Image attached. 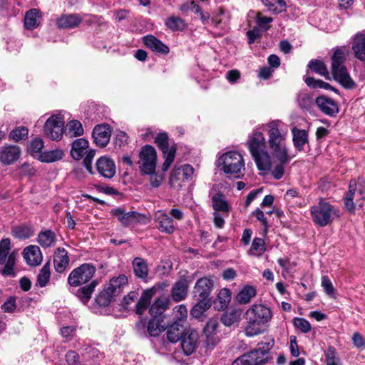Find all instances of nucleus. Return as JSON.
I'll use <instances>...</instances> for the list:
<instances>
[{
  "instance_id": "1",
  "label": "nucleus",
  "mask_w": 365,
  "mask_h": 365,
  "mask_svg": "<svg viewBox=\"0 0 365 365\" xmlns=\"http://www.w3.org/2000/svg\"><path fill=\"white\" fill-rule=\"evenodd\" d=\"M267 135V145L272 158L271 173L274 179H281L284 173V168L291 160L288 148V129L287 125L279 120H273L264 125Z\"/></svg>"
},
{
  "instance_id": "2",
  "label": "nucleus",
  "mask_w": 365,
  "mask_h": 365,
  "mask_svg": "<svg viewBox=\"0 0 365 365\" xmlns=\"http://www.w3.org/2000/svg\"><path fill=\"white\" fill-rule=\"evenodd\" d=\"M267 141L262 131L255 130L249 135L247 145L259 170L268 172L272 168L271 155L265 150Z\"/></svg>"
},
{
  "instance_id": "3",
  "label": "nucleus",
  "mask_w": 365,
  "mask_h": 365,
  "mask_svg": "<svg viewBox=\"0 0 365 365\" xmlns=\"http://www.w3.org/2000/svg\"><path fill=\"white\" fill-rule=\"evenodd\" d=\"M313 222L319 227L330 225L332 221L340 216L339 209L327 200L320 198L317 204L310 208Z\"/></svg>"
},
{
  "instance_id": "4",
  "label": "nucleus",
  "mask_w": 365,
  "mask_h": 365,
  "mask_svg": "<svg viewBox=\"0 0 365 365\" xmlns=\"http://www.w3.org/2000/svg\"><path fill=\"white\" fill-rule=\"evenodd\" d=\"M217 166L226 174L240 178L245 174V161L241 154L230 151L222 154L217 160Z\"/></svg>"
},
{
  "instance_id": "5",
  "label": "nucleus",
  "mask_w": 365,
  "mask_h": 365,
  "mask_svg": "<svg viewBox=\"0 0 365 365\" xmlns=\"http://www.w3.org/2000/svg\"><path fill=\"white\" fill-rule=\"evenodd\" d=\"M346 58V53L342 49H336L331 58V73L334 80L343 87L350 89L355 88L356 84L344 66Z\"/></svg>"
},
{
  "instance_id": "6",
  "label": "nucleus",
  "mask_w": 365,
  "mask_h": 365,
  "mask_svg": "<svg viewBox=\"0 0 365 365\" xmlns=\"http://www.w3.org/2000/svg\"><path fill=\"white\" fill-rule=\"evenodd\" d=\"M273 340L259 343L256 349L235 359L232 365L264 364L270 359L269 351L273 346Z\"/></svg>"
},
{
  "instance_id": "7",
  "label": "nucleus",
  "mask_w": 365,
  "mask_h": 365,
  "mask_svg": "<svg viewBox=\"0 0 365 365\" xmlns=\"http://www.w3.org/2000/svg\"><path fill=\"white\" fill-rule=\"evenodd\" d=\"M212 207L214 210L213 222L215 227L221 229L225 225V218L229 215L230 206L225 196L221 192L215 193L211 199Z\"/></svg>"
},
{
  "instance_id": "8",
  "label": "nucleus",
  "mask_w": 365,
  "mask_h": 365,
  "mask_svg": "<svg viewBox=\"0 0 365 365\" xmlns=\"http://www.w3.org/2000/svg\"><path fill=\"white\" fill-rule=\"evenodd\" d=\"M364 188L360 182L351 180L349 182V191L344 198V206L347 211L354 212L356 207H362Z\"/></svg>"
},
{
  "instance_id": "9",
  "label": "nucleus",
  "mask_w": 365,
  "mask_h": 365,
  "mask_svg": "<svg viewBox=\"0 0 365 365\" xmlns=\"http://www.w3.org/2000/svg\"><path fill=\"white\" fill-rule=\"evenodd\" d=\"M11 250V241L9 238L2 239L0 242V265H4L1 273L4 276H14V267L16 260V253Z\"/></svg>"
},
{
  "instance_id": "10",
  "label": "nucleus",
  "mask_w": 365,
  "mask_h": 365,
  "mask_svg": "<svg viewBox=\"0 0 365 365\" xmlns=\"http://www.w3.org/2000/svg\"><path fill=\"white\" fill-rule=\"evenodd\" d=\"M194 168L192 165L185 164L175 166L171 171L169 183L175 190H179L185 185L186 182L192 179Z\"/></svg>"
},
{
  "instance_id": "11",
  "label": "nucleus",
  "mask_w": 365,
  "mask_h": 365,
  "mask_svg": "<svg viewBox=\"0 0 365 365\" xmlns=\"http://www.w3.org/2000/svg\"><path fill=\"white\" fill-rule=\"evenodd\" d=\"M64 118L61 114L50 116L45 122L43 133L52 140H59L64 131Z\"/></svg>"
},
{
  "instance_id": "12",
  "label": "nucleus",
  "mask_w": 365,
  "mask_h": 365,
  "mask_svg": "<svg viewBox=\"0 0 365 365\" xmlns=\"http://www.w3.org/2000/svg\"><path fill=\"white\" fill-rule=\"evenodd\" d=\"M96 273V267L85 263L74 269L68 277V282L72 287H78L90 281Z\"/></svg>"
},
{
  "instance_id": "13",
  "label": "nucleus",
  "mask_w": 365,
  "mask_h": 365,
  "mask_svg": "<svg viewBox=\"0 0 365 365\" xmlns=\"http://www.w3.org/2000/svg\"><path fill=\"white\" fill-rule=\"evenodd\" d=\"M157 154L151 145H145L139 153V168L143 174H150L155 170Z\"/></svg>"
},
{
  "instance_id": "14",
  "label": "nucleus",
  "mask_w": 365,
  "mask_h": 365,
  "mask_svg": "<svg viewBox=\"0 0 365 365\" xmlns=\"http://www.w3.org/2000/svg\"><path fill=\"white\" fill-rule=\"evenodd\" d=\"M155 142L163 153L165 161L162 165V170L165 172L175 160L176 148L174 145L169 146L168 137L165 133H159L156 136Z\"/></svg>"
},
{
  "instance_id": "15",
  "label": "nucleus",
  "mask_w": 365,
  "mask_h": 365,
  "mask_svg": "<svg viewBox=\"0 0 365 365\" xmlns=\"http://www.w3.org/2000/svg\"><path fill=\"white\" fill-rule=\"evenodd\" d=\"M111 213L123 226L133 225L140 222H145L146 217L137 212H125L121 208H115Z\"/></svg>"
},
{
  "instance_id": "16",
  "label": "nucleus",
  "mask_w": 365,
  "mask_h": 365,
  "mask_svg": "<svg viewBox=\"0 0 365 365\" xmlns=\"http://www.w3.org/2000/svg\"><path fill=\"white\" fill-rule=\"evenodd\" d=\"M245 316L266 324L272 319V312L269 307L264 305L254 304L247 310Z\"/></svg>"
},
{
  "instance_id": "17",
  "label": "nucleus",
  "mask_w": 365,
  "mask_h": 365,
  "mask_svg": "<svg viewBox=\"0 0 365 365\" xmlns=\"http://www.w3.org/2000/svg\"><path fill=\"white\" fill-rule=\"evenodd\" d=\"M181 346L186 355L192 354L197 348L199 341L198 332L192 329H186L182 336Z\"/></svg>"
},
{
  "instance_id": "18",
  "label": "nucleus",
  "mask_w": 365,
  "mask_h": 365,
  "mask_svg": "<svg viewBox=\"0 0 365 365\" xmlns=\"http://www.w3.org/2000/svg\"><path fill=\"white\" fill-rule=\"evenodd\" d=\"M21 150L16 145H4L0 148V162L9 165L16 162L21 156Z\"/></svg>"
},
{
  "instance_id": "19",
  "label": "nucleus",
  "mask_w": 365,
  "mask_h": 365,
  "mask_svg": "<svg viewBox=\"0 0 365 365\" xmlns=\"http://www.w3.org/2000/svg\"><path fill=\"white\" fill-rule=\"evenodd\" d=\"M96 165L98 173L105 178L110 179L115 175V162L107 155L99 158Z\"/></svg>"
},
{
  "instance_id": "20",
  "label": "nucleus",
  "mask_w": 365,
  "mask_h": 365,
  "mask_svg": "<svg viewBox=\"0 0 365 365\" xmlns=\"http://www.w3.org/2000/svg\"><path fill=\"white\" fill-rule=\"evenodd\" d=\"M213 287V281L208 277L199 279L194 287L193 297L199 299H209V296Z\"/></svg>"
},
{
  "instance_id": "21",
  "label": "nucleus",
  "mask_w": 365,
  "mask_h": 365,
  "mask_svg": "<svg viewBox=\"0 0 365 365\" xmlns=\"http://www.w3.org/2000/svg\"><path fill=\"white\" fill-rule=\"evenodd\" d=\"M112 129L108 124L96 125L93 130L95 143L99 147H106L110 139Z\"/></svg>"
},
{
  "instance_id": "22",
  "label": "nucleus",
  "mask_w": 365,
  "mask_h": 365,
  "mask_svg": "<svg viewBox=\"0 0 365 365\" xmlns=\"http://www.w3.org/2000/svg\"><path fill=\"white\" fill-rule=\"evenodd\" d=\"M315 103L320 110L327 115L335 116L339 112L336 103L330 98L319 96L316 98Z\"/></svg>"
},
{
  "instance_id": "23",
  "label": "nucleus",
  "mask_w": 365,
  "mask_h": 365,
  "mask_svg": "<svg viewBox=\"0 0 365 365\" xmlns=\"http://www.w3.org/2000/svg\"><path fill=\"white\" fill-rule=\"evenodd\" d=\"M352 51L354 56L365 66V34L359 32L355 34Z\"/></svg>"
},
{
  "instance_id": "24",
  "label": "nucleus",
  "mask_w": 365,
  "mask_h": 365,
  "mask_svg": "<svg viewBox=\"0 0 365 365\" xmlns=\"http://www.w3.org/2000/svg\"><path fill=\"white\" fill-rule=\"evenodd\" d=\"M155 219L157 227L160 232L171 234L175 231V228L172 218L163 211H158Z\"/></svg>"
},
{
  "instance_id": "25",
  "label": "nucleus",
  "mask_w": 365,
  "mask_h": 365,
  "mask_svg": "<svg viewBox=\"0 0 365 365\" xmlns=\"http://www.w3.org/2000/svg\"><path fill=\"white\" fill-rule=\"evenodd\" d=\"M26 262L31 266H37L42 262V254L40 248L36 245L26 247L23 252Z\"/></svg>"
},
{
  "instance_id": "26",
  "label": "nucleus",
  "mask_w": 365,
  "mask_h": 365,
  "mask_svg": "<svg viewBox=\"0 0 365 365\" xmlns=\"http://www.w3.org/2000/svg\"><path fill=\"white\" fill-rule=\"evenodd\" d=\"M69 258L68 252L64 248H58L53 255V264L55 270L58 273L64 272L68 266Z\"/></svg>"
},
{
  "instance_id": "27",
  "label": "nucleus",
  "mask_w": 365,
  "mask_h": 365,
  "mask_svg": "<svg viewBox=\"0 0 365 365\" xmlns=\"http://www.w3.org/2000/svg\"><path fill=\"white\" fill-rule=\"evenodd\" d=\"M128 284V279L124 274L111 278L109 282L105 285L107 290L113 294L114 296L120 294L125 287Z\"/></svg>"
},
{
  "instance_id": "28",
  "label": "nucleus",
  "mask_w": 365,
  "mask_h": 365,
  "mask_svg": "<svg viewBox=\"0 0 365 365\" xmlns=\"http://www.w3.org/2000/svg\"><path fill=\"white\" fill-rule=\"evenodd\" d=\"M81 21L82 19L78 14H65L57 19L56 25L60 29H72L78 26Z\"/></svg>"
},
{
  "instance_id": "29",
  "label": "nucleus",
  "mask_w": 365,
  "mask_h": 365,
  "mask_svg": "<svg viewBox=\"0 0 365 365\" xmlns=\"http://www.w3.org/2000/svg\"><path fill=\"white\" fill-rule=\"evenodd\" d=\"M169 302V299L166 297H160L156 299L149 310L152 318H163L161 315L168 309Z\"/></svg>"
},
{
  "instance_id": "30",
  "label": "nucleus",
  "mask_w": 365,
  "mask_h": 365,
  "mask_svg": "<svg viewBox=\"0 0 365 365\" xmlns=\"http://www.w3.org/2000/svg\"><path fill=\"white\" fill-rule=\"evenodd\" d=\"M145 45L151 49L153 51L168 54L169 53V48L164 44L161 41L156 38L154 36L148 35L143 38Z\"/></svg>"
},
{
  "instance_id": "31",
  "label": "nucleus",
  "mask_w": 365,
  "mask_h": 365,
  "mask_svg": "<svg viewBox=\"0 0 365 365\" xmlns=\"http://www.w3.org/2000/svg\"><path fill=\"white\" fill-rule=\"evenodd\" d=\"M293 145L297 150L302 151L305 144L308 143V133L305 130L294 127L292 129Z\"/></svg>"
},
{
  "instance_id": "32",
  "label": "nucleus",
  "mask_w": 365,
  "mask_h": 365,
  "mask_svg": "<svg viewBox=\"0 0 365 365\" xmlns=\"http://www.w3.org/2000/svg\"><path fill=\"white\" fill-rule=\"evenodd\" d=\"M188 282L185 279H180L176 282L172 289L171 296L175 302L184 299L187 293Z\"/></svg>"
},
{
  "instance_id": "33",
  "label": "nucleus",
  "mask_w": 365,
  "mask_h": 365,
  "mask_svg": "<svg viewBox=\"0 0 365 365\" xmlns=\"http://www.w3.org/2000/svg\"><path fill=\"white\" fill-rule=\"evenodd\" d=\"M41 19V14L39 10L36 9H31L29 10L24 17V26L29 30H33L37 28Z\"/></svg>"
},
{
  "instance_id": "34",
  "label": "nucleus",
  "mask_w": 365,
  "mask_h": 365,
  "mask_svg": "<svg viewBox=\"0 0 365 365\" xmlns=\"http://www.w3.org/2000/svg\"><path fill=\"white\" fill-rule=\"evenodd\" d=\"M88 147V142L84 138L76 139L72 143L71 155L75 160L81 159L86 153V149Z\"/></svg>"
},
{
  "instance_id": "35",
  "label": "nucleus",
  "mask_w": 365,
  "mask_h": 365,
  "mask_svg": "<svg viewBox=\"0 0 365 365\" xmlns=\"http://www.w3.org/2000/svg\"><path fill=\"white\" fill-rule=\"evenodd\" d=\"M97 281H92L89 284L78 288L76 291H72L73 293L76 294V296L83 303L86 304L90 299L91 298V295L95 290L96 287L97 286Z\"/></svg>"
},
{
  "instance_id": "36",
  "label": "nucleus",
  "mask_w": 365,
  "mask_h": 365,
  "mask_svg": "<svg viewBox=\"0 0 365 365\" xmlns=\"http://www.w3.org/2000/svg\"><path fill=\"white\" fill-rule=\"evenodd\" d=\"M37 242L43 248L51 247L56 242V235L51 230L41 231L38 235Z\"/></svg>"
},
{
  "instance_id": "37",
  "label": "nucleus",
  "mask_w": 365,
  "mask_h": 365,
  "mask_svg": "<svg viewBox=\"0 0 365 365\" xmlns=\"http://www.w3.org/2000/svg\"><path fill=\"white\" fill-rule=\"evenodd\" d=\"M247 325L245 328V334L247 336H254L261 334L264 324L255 321L254 319L245 316Z\"/></svg>"
},
{
  "instance_id": "38",
  "label": "nucleus",
  "mask_w": 365,
  "mask_h": 365,
  "mask_svg": "<svg viewBox=\"0 0 365 365\" xmlns=\"http://www.w3.org/2000/svg\"><path fill=\"white\" fill-rule=\"evenodd\" d=\"M166 327L163 318H152L148 325V332L151 336H157L163 332Z\"/></svg>"
},
{
  "instance_id": "39",
  "label": "nucleus",
  "mask_w": 365,
  "mask_h": 365,
  "mask_svg": "<svg viewBox=\"0 0 365 365\" xmlns=\"http://www.w3.org/2000/svg\"><path fill=\"white\" fill-rule=\"evenodd\" d=\"M133 272L139 278L145 279L148 274V267L145 259L135 257L133 261Z\"/></svg>"
},
{
  "instance_id": "40",
  "label": "nucleus",
  "mask_w": 365,
  "mask_h": 365,
  "mask_svg": "<svg viewBox=\"0 0 365 365\" xmlns=\"http://www.w3.org/2000/svg\"><path fill=\"white\" fill-rule=\"evenodd\" d=\"M64 156V152L60 148H56L52 150L44 151L40 155L39 160L43 163H51L60 160Z\"/></svg>"
},
{
  "instance_id": "41",
  "label": "nucleus",
  "mask_w": 365,
  "mask_h": 365,
  "mask_svg": "<svg viewBox=\"0 0 365 365\" xmlns=\"http://www.w3.org/2000/svg\"><path fill=\"white\" fill-rule=\"evenodd\" d=\"M64 133L70 138L80 136L83 133L82 124L76 120H71L66 125Z\"/></svg>"
},
{
  "instance_id": "42",
  "label": "nucleus",
  "mask_w": 365,
  "mask_h": 365,
  "mask_svg": "<svg viewBox=\"0 0 365 365\" xmlns=\"http://www.w3.org/2000/svg\"><path fill=\"white\" fill-rule=\"evenodd\" d=\"M242 312L237 309H232L227 311L223 314L221 321L223 324L227 327H230L236 323H238L240 320Z\"/></svg>"
},
{
  "instance_id": "43",
  "label": "nucleus",
  "mask_w": 365,
  "mask_h": 365,
  "mask_svg": "<svg viewBox=\"0 0 365 365\" xmlns=\"http://www.w3.org/2000/svg\"><path fill=\"white\" fill-rule=\"evenodd\" d=\"M256 295V289L252 286H245L237 294L236 299L240 304H247Z\"/></svg>"
},
{
  "instance_id": "44",
  "label": "nucleus",
  "mask_w": 365,
  "mask_h": 365,
  "mask_svg": "<svg viewBox=\"0 0 365 365\" xmlns=\"http://www.w3.org/2000/svg\"><path fill=\"white\" fill-rule=\"evenodd\" d=\"M11 233L12 235L16 238L25 240L33 236L34 230L31 227L23 225L14 227L12 229Z\"/></svg>"
},
{
  "instance_id": "45",
  "label": "nucleus",
  "mask_w": 365,
  "mask_h": 365,
  "mask_svg": "<svg viewBox=\"0 0 365 365\" xmlns=\"http://www.w3.org/2000/svg\"><path fill=\"white\" fill-rule=\"evenodd\" d=\"M182 324L178 322H174L168 329L167 338L172 342H177L182 337L183 332L182 330Z\"/></svg>"
},
{
  "instance_id": "46",
  "label": "nucleus",
  "mask_w": 365,
  "mask_h": 365,
  "mask_svg": "<svg viewBox=\"0 0 365 365\" xmlns=\"http://www.w3.org/2000/svg\"><path fill=\"white\" fill-rule=\"evenodd\" d=\"M43 141L40 138H34L29 146L28 150L29 153L34 157L40 159V155L43 154L42 149L43 148Z\"/></svg>"
},
{
  "instance_id": "47",
  "label": "nucleus",
  "mask_w": 365,
  "mask_h": 365,
  "mask_svg": "<svg viewBox=\"0 0 365 365\" xmlns=\"http://www.w3.org/2000/svg\"><path fill=\"white\" fill-rule=\"evenodd\" d=\"M308 66L312 71L324 76L327 79H330L329 71L324 62L319 60H312L309 61Z\"/></svg>"
},
{
  "instance_id": "48",
  "label": "nucleus",
  "mask_w": 365,
  "mask_h": 365,
  "mask_svg": "<svg viewBox=\"0 0 365 365\" xmlns=\"http://www.w3.org/2000/svg\"><path fill=\"white\" fill-rule=\"evenodd\" d=\"M115 296L104 287L103 290L96 297V302L101 307H107L115 300Z\"/></svg>"
},
{
  "instance_id": "49",
  "label": "nucleus",
  "mask_w": 365,
  "mask_h": 365,
  "mask_svg": "<svg viewBox=\"0 0 365 365\" xmlns=\"http://www.w3.org/2000/svg\"><path fill=\"white\" fill-rule=\"evenodd\" d=\"M196 300L197 303L192 309L191 314L193 317L200 318L202 313L209 309L210 304L209 299H196Z\"/></svg>"
},
{
  "instance_id": "50",
  "label": "nucleus",
  "mask_w": 365,
  "mask_h": 365,
  "mask_svg": "<svg viewBox=\"0 0 365 365\" xmlns=\"http://www.w3.org/2000/svg\"><path fill=\"white\" fill-rule=\"evenodd\" d=\"M51 277L50 262H47L41 269L38 276L37 282L41 287H44L48 282Z\"/></svg>"
},
{
  "instance_id": "51",
  "label": "nucleus",
  "mask_w": 365,
  "mask_h": 365,
  "mask_svg": "<svg viewBox=\"0 0 365 365\" xmlns=\"http://www.w3.org/2000/svg\"><path fill=\"white\" fill-rule=\"evenodd\" d=\"M165 24L173 31H182L186 26L185 21L178 16L169 17L165 21Z\"/></svg>"
},
{
  "instance_id": "52",
  "label": "nucleus",
  "mask_w": 365,
  "mask_h": 365,
  "mask_svg": "<svg viewBox=\"0 0 365 365\" xmlns=\"http://www.w3.org/2000/svg\"><path fill=\"white\" fill-rule=\"evenodd\" d=\"M262 2L269 11L274 13H281L286 7L283 0H262Z\"/></svg>"
},
{
  "instance_id": "53",
  "label": "nucleus",
  "mask_w": 365,
  "mask_h": 365,
  "mask_svg": "<svg viewBox=\"0 0 365 365\" xmlns=\"http://www.w3.org/2000/svg\"><path fill=\"white\" fill-rule=\"evenodd\" d=\"M29 130L24 127L21 126L11 130L9 133V138L16 142L24 140L28 137Z\"/></svg>"
},
{
  "instance_id": "54",
  "label": "nucleus",
  "mask_w": 365,
  "mask_h": 365,
  "mask_svg": "<svg viewBox=\"0 0 365 365\" xmlns=\"http://www.w3.org/2000/svg\"><path fill=\"white\" fill-rule=\"evenodd\" d=\"M264 240L262 238H255L252 243L250 252L253 255L260 256L264 253Z\"/></svg>"
},
{
  "instance_id": "55",
  "label": "nucleus",
  "mask_w": 365,
  "mask_h": 365,
  "mask_svg": "<svg viewBox=\"0 0 365 365\" xmlns=\"http://www.w3.org/2000/svg\"><path fill=\"white\" fill-rule=\"evenodd\" d=\"M173 315L174 319H175V322H178L179 324H180L182 322L185 321L187 317V307L183 304L176 306L173 309Z\"/></svg>"
},
{
  "instance_id": "56",
  "label": "nucleus",
  "mask_w": 365,
  "mask_h": 365,
  "mask_svg": "<svg viewBox=\"0 0 365 365\" xmlns=\"http://www.w3.org/2000/svg\"><path fill=\"white\" fill-rule=\"evenodd\" d=\"M297 102L301 108L308 110L312 106L313 100L309 94L301 93L298 95Z\"/></svg>"
},
{
  "instance_id": "57",
  "label": "nucleus",
  "mask_w": 365,
  "mask_h": 365,
  "mask_svg": "<svg viewBox=\"0 0 365 365\" xmlns=\"http://www.w3.org/2000/svg\"><path fill=\"white\" fill-rule=\"evenodd\" d=\"M217 299L221 305V308H224L227 306L231 299V292L227 288L220 289L217 294Z\"/></svg>"
},
{
  "instance_id": "58",
  "label": "nucleus",
  "mask_w": 365,
  "mask_h": 365,
  "mask_svg": "<svg viewBox=\"0 0 365 365\" xmlns=\"http://www.w3.org/2000/svg\"><path fill=\"white\" fill-rule=\"evenodd\" d=\"M325 356L326 365H338L339 359L334 347H329Z\"/></svg>"
},
{
  "instance_id": "59",
  "label": "nucleus",
  "mask_w": 365,
  "mask_h": 365,
  "mask_svg": "<svg viewBox=\"0 0 365 365\" xmlns=\"http://www.w3.org/2000/svg\"><path fill=\"white\" fill-rule=\"evenodd\" d=\"M294 327L303 333H307L311 329L309 322L304 318L296 317L293 320Z\"/></svg>"
},
{
  "instance_id": "60",
  "label": "nucleus",
  "mask_w": 365,
  "mask_h": 365,
  "mask_svg": "<svg viewBox=\"0 0 365 365\" xmlns=\"http://www.w3.org/2000/svg\"><path fill=\"white\" fill-rule=\"evenodd\" d=\"M219 323L216 319H210L204 328L205 334H217Z\"/></svg>"
},
{
  "instance_id": "61",
  "label": "nucleus",
  "mask_w": 365,
  "mask_h": 365,
  "mask_svg": "<svg viewBox=\"0 0 365 365\" xmlns=\"http://www.w3.org/2000/svg\"><path fill=\"white\" fill-rule=\"evenodd\" d=\"M322 286L324 288V292L328 295H332L334 293V288L333 284L327 276H323L322 277Z\"/></svg>"
},
{
  "instance_id": "62",
  "label": "nucleus",
  "mask_w": 365,
  "mask_h": 365,
  "mask_svg": "<svg viewBox=\"0 0 365 365\" xmlns=\"http://www.w3.org/2000/svg\"><path fill=\"white\" fill-rule=\"evenodd\" d=\"M138 297V293L135 291L129 292L124 297L122 305L125 309H128V306L134 302Z\"/></svg>"
},
{
  "instance_id": "63",
  "label": "nucleus",
  "mask_w": 365,
  "mask_h": 365,
  "mask_svg": "<svg viewBox=\"0 0 365 365\" xmlns=\"http://www.w3.org/2000/svg\"><path fill=\"white\" fill-rule=\"evenodd\" d=\"M86 156L83 160V164L86 167V170L90 173H92V160L95 156L96 152L93 150H89L88 152H86Z\"/></svg>"
},
{
  "instance_id": "64",
  "label": "nucleus",
  "mask_w": 365,
  "mask_h": 365,
  "mask_svg": "<svg viewBox=\"0 0 365 365\" xmlns=\"http://www.w3.org/2000/svg\"><path fill=\"white\" fill-rule=\"evenodd\" d=\"M352 342L358 349H365V339L359 332L354 333L352 336Z\"/></svg>"
}]
</instances>
